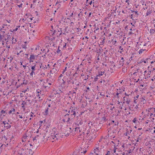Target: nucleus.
<instances>
[{
    "label": "nucleus",
    "mask_w": 155,
    "mask_h": 155,
    "mask_svg": "<svg viewBox=\"0 0 155 155\" xmlns=\"http://www.w3.org/2000/svg\"><path fill=\"white\" fill-rule=\"evenodd\" d=\"M66 75L67 76H68V75H70V74H71V72H70V73H68V72H66Z\"/></svg>",
    "instance_id": "32"
},
{
    "label": "nucleus",
    "mask_w": 155,
    "mask_h": 155,
    "mask_svg": "<svg viewBox=\"0 0 155 155\" xmlns=\"http://www.w3.org/2000/svg\"><path fill=\"white\" fill-rule=\"evenodd\" d=\"M5 35H1L0 34V41H2V42H4V38Z\"/></svg>",
    "instance_id": "9"
},
{
    "label": "nucleus",
    "mask_w": 155,
    "mask_h": 155,
    "mask_svg": "<svg viewBox=\"0 0 155 155\" xmlns=\"http://www.w3.org/2000/svg\"><path fill=\"white\" fill-rule=\"evenodd\" d=\"M48 107L47 109L45 110V114L46 115H47L48 114Z\"/></svg>",
    "instance_id": "18"
},
{
    "label": "nucleus",
    "mask_w": 155,
    "mask_h": 155,
    "mask_svg": "<svg viewBox=\"0 0 155 155\" xmlns=\"http://www.w3.org/2000/svg\"><path fill=\"white\" fill-rule=\"evenodd\" d=\"M80 128V127H76L75 128V131L76 132H78V131H79L80 132V130H79V129Z\"/></svg>",
    "instance_id": "20"
},
{
    "label": "nucleus",
    "mask_w": 155,
    "mask_h": 155,
    "mask_svg": "<svg viewBox=\"0 0 155 155\" xmlns=\"http://www.w3.org/2000/svg\"><path fill=\"white\" fill-rule=\"evenodd\" d=\"M76 115V114L71 115L70 118H71V119H73L75 117Z\"/></svg>",
    "instance_id": "15"
},
{
    "label": "nucleus",
    "mask_w": 155,
    "mask_h": 155,
    "mask_svg": "<svg viewBox=\"0 0 155 155\" xmlns=\"http://www.w3.org/2000/svg\"><path fill=\"white\" fill-rule=\"evenodd\" d=\"M36 65L35 64L34 65V66H33L31 67V69H32V71H31V73H30V75H31L32 77L33 76V74H34V75H35L34 71L35 70Z\"/></svg>",
    "instance_id": "3"
},
{
    "label": "nucleus",
    "mask_w": 155,
    "mask_h": 155,
    "mask_svg": "<svg viewBox=\"0 0 155 155\" xmlns=\"http://www.w3.org/2000/svg\"><path fill=\"white\" fill-rule=\"evenodd\" d=\"M129 134V133H128V132H127L126 133V134H125V135H126V136H127V134Z\"/></svg>",
    "instance_id": "55"
},
{
    "label": "nucleus",
    "mask_w": 155,
    "mask_h": 155,
    "mask_svg": "<svg viewBox=\"0 0 155 155\" xmlns=\"http://www.w3.org/2000/svg\"><path fill=\"white\" fill-rule=\"evenodd\" d=\"M69 134H68V133H67V134H66L65 135V136L67 137V136H69Z\"/></svg>",
    "instance_id": "61"
},
{
    "label": "nucleus",
    "mask_w": 155,
    "mask_h": 155,
    "mask_svg": "<svg viewBox=\"0 0 155 155\" xmlns=\"http://www.w3.org/2000/svg\"><path fill=\"white\" fill-rule=\"evenodd\" d=\"M70 114V113H67V114H66L65 115L64 117H66L67 115H69Z\"/></svg>",
    "instance_id": "42"
},
{
    "label": "nucleus",
    "mask_w": 155,
    "mask_h": 155,
    "mask_svg": "<svg viewBox=\"0 0 155 155\" xmlns=\"http://www.w3.org/2000/svg\"><path fill=\"white\" fill-rule=\"evenodd\" d=\"M81 151H83V153L85 154L87 152V148L84 147V148H81Z\"/></svg>",
    "instance_id": "12"
},
{
    "label": "nucleus",
    "mask_w": 155,
    "mask_h": 155,
    "mask_svg": "<svg viewBox=\"0 0 155 155\" xmlns=\"http://www.w3.org/2000/svg\"><path fill=\"white\" fill-rule=\"evenodd\" d=\"M22 4L21 3V4L20 5H18V6L19 7V8H20V7H22Z\"/></svg>",
    "instance_id": "33"
},
{
    "label": "nucleus",
    "mask_w": 155,
    "mask_h": 155,
    "mask_svg": "<svg viewBox=\"0 0 155 155\" xmlns=\"http://www.w3.org/2000/svg\"><path fill=\"white\" fill-rule=\"evenodd\" d=\"M94 153H95V155H98V154L97 153H96L95 151H94Z\"/></svg>",
    "instance_id": "60"
},
{
    "label": "nucleus",
    "mask_w": 155,
    "mask_h": 155,
    "mask_svg": "<svg viewBox=\"0 0 155 155\" xmlns=\"http://www.w3.org/2000/svg\"><path fill=\"white\" fill-rule=\"evenodd\" d=\"M107 154H108L109 155H110V151H108L107 152Z\"/></svg>",
    "instance_id": "41"
},
{
    "label": "nucleus",
    "mask_w": 155,
    "mask_h": 155,
    "mask_svg": "<svg viewBox=\"0 0 155 155\" xmlns=\"http://www.w3.org/2000/svg\"><path fill=\"white\" fill-rule=\"evenodd\" d=\"M23 51H20L19 52H18L17 54V55H19V54L21 53V52H22Z\"/></svg>",
    "instance_id": "35"
},
{
    "label": "nucleus",
    "mask_w": 155,
    "mask_h": 155,
    "mask_svg": "<svg viewBox=\"0 0 155 155\" xmlns=\"http://www.w3.org/2000/svg\"><path fill=\"white\" fill-rule=\"evenodd\" d=\"M151 73V71H148L147 75H150Z\"/></svg>",
    "instance_id": "30"
},
{
    "label": "nucleus",
    "mask_w": 155,
    "mask_h": 155,
    "mask_svg": "<svg viewBox=\"0 0 155 155\" xmlns=\"http://www.w3.org/2000/svg\"><path fill=\"white\" fill-rule=\"evenodd\" d=\"M12 113V111H11V110H10L9 111V112H8V113H9V114H11V113Z\"/></svg>",
    "instance_id": "49"
},
{
    "label": "nucleus",
    "mask_w": 155,
    "mask_h": 155,
    "mask_svg": "<svg viewBox=\"0 0 155 155\" xmlns=\"http://www.w3.org/2000/svg\"><path fill=\"white\" fill-rule=\"evenodd\" d=\"M119 93H116V95L117 96V97L118 98V97H118V95H119Z\"/></svg>",
    "instance_id": "48"
},
{
    "label": "nucleus",
    "mask_w": 155,
    "mask_h": 155,
    "mask_svg": "<svg viewBox=\"0 0 155 155\" xmlns=\"http://www.w3.org/2000/svg\"><path fill=\"white\" fill-rule=\"evenodd\" d=\"M68 113H70L71 115L73 114H76L75 109H72L71 110H69L68 111Z\"/></svg>",
    "instance_id": "4"
},
{
    "label": "nucleus",
    "mask_w": 155,
    "mask_h": 155,
    "mask_svg": "<svg viewBox=\"0 0 155 155\" xmlns=\"http://www.w3.org/2000/svg\"><path fill=\"white\" fill-rule=\"evenodd\" d=\"M22 47L23 48H25V49L27 48V47H26V45H22Z\"/></svg>",
    "instance_id": "24"
},
{
    "label": "nucleus",
    "mask_w": 155,
    "mask_h": 155,
    "mask_svg": "<svg viewBox=\"0 0 155 155\" xmlns=\"http://www.w3.org/2000/svg\"><path fill=\"white\" fill-rule=\"evenodd\" d=\"M39 92L38 93V94H37V96H38V97H39V98L40 99V97H39L40 95H39Z\"/></svg>",
    "instance_id": "38"
},
{
    "label": "nucleus",
    "mask_w": 155,
    "mask_h": 155,
    "mask_svg": "<svg viewBox=\"0 0 155 155\" xmlns=\"http://www.w3.org/2000/svg\"><path fill=\"white\" fill-rule=\"evenodd\" d=\"M89 155H94L93 153H91Z\"/></svg>",
    "instance_id": "54"
},
{
    "label": "nucleus",
    "mask_w": 155,
    "mask_h": 155,
    "mask_svg": "<svg viewBox=\"0 0 155 155\" xmlns=\"http://www.w3.org/2000/svg\"><path fill=\"white\" fill-rule=\"evenodd\" d=\"M63 136V135L61 134L58 133L55 135L54 138H53V139H54V138H55L56 140H58L62 138Z\"/></svg>",
    "instance_id": "1"
},
{
    "label": "nucleus",
    "mask_w": 155,
    "mask_h": 155,
    "mask_svg": "<svg viewBox=\"0 0 155 155\" xmlns=\"http://www.w3.org/2000/svg\"><path fill=\"white\" fill-rule=\"evenodd\" d=\"M105 118H106L105 117H102V120H105Z\"/></svg>",
    "instance_id": "47"
},
{
    "label": "nucleus",
    "mask_w": 155,
    "mask_h": 155,
    "mask_svg": "<svg viewBox=\"0 0 155 155\" xmlns=\"http://www.w3.org/2000/svg\"><path fill=\"white\" fill-rule=\"evenodd\" d=\"M27 102H25L24 101H22V102L21 104L22 105H27Z\"/></svg>",
    "instance_id": "17"
},
{
    "label": "nucleus",
    "mask_w": 155,
    "mask_h": 155,
    "mask_svg": "<svg viewBox=\"0 0 155 155\" xmlns=\"http://www.w3.org/2000/svg\"><path fill=\"white\" fill-rule=\"evenodd\" d=\"M7 39V38H4V41H6Z\"/></svg>",
    "instance_id": "63"
},
{
    "label": "nucleus",
    "mask_w": 155,
    "mask_h": 155,
    "mask_svg": "<svg viewBox=\"0 0 155 155\" xmlns=\"http://www.w3.org/2000/svg\"><path fill=\"white\" fill-rule=\"evenodd\" d=\"M67 82L68 83V84H70V83H72V84H74V81H71L70 80H68L67 81Z\"/></svg>",
    "instance_id": "16"
},
{
    "label": "nucleus",
    "mask_w": 155,
    "mask_h": 155,
    "mask_svg": "<svg viewBox=\"0 0 155 155\" xmlns=\"http://www.w3.org/2000/svg\"><path fill=\"white\" fill-rule=\"evenodd\" d=\"M40 64H41L40 65V68L43 69L44 70L47 69V67L45 65H42L41 63Z\"/></svg>",
    "instance_id": "8"
},
{
    "label": "nucleus",
    "mask_w": 155,
    "mask_h": 155,
    "mask_svg": "<svg viewBox=\"0 0 155 155\" xmlns=\"http://www.w3.org/2000/svg\"><path fill=\"white\" fill-rule=\"evenodd\" d=\"M116 147H114V150H113L114 153H115L116 152Z\"/></svg>",
    "instance_id": "29"
},
{
    "label": "nucleus",
    "mask_w": 155,
    "mask_h": 155,
    "mask_svg": "<svg viewBox=\"0 0 155 155\" xmlns=\"http://www.w3.org/2000/svg\"><path fill=\"white\" fill-rule=\"evenodd\" d=\"M130 100L129 99V98L127 99L126 102L127 103V104H129L130 103Z\"/></svg>",
    "instance_id": "21"
},
{
    "label": "nucleus",
    "mask_w": 155,
    "mask_h": 155,
    "mask_svg": "<svg viewBox=\"0 0 155 155\" xmlns=\"http://www.w3.org/2000/svg\"><path fill=\"white\" fill-rule=\"evenodd\" d=\"M37 139H36V137H35L34 138H33V141L35 140H36Z\"/></svg>",
    "instance_id": "45"
},
{
    "label": "nucleus",
    "mask_w": 155,
    "mask_h": 155,
    "mask_svg": "<svg viewBox=\"0 0 155 155\" xmlns=\"http://www.w3.org/2000/svg\"><path fill=\"white\" fill-rule=\"evenodd\" d=\"M4 124V127L7 128V129L11 127V125L9 124L8 123L5 124L4 121H2V124Z\"/></svg>",
    "instance_id": "5"
},
{
    "label": "nucleus",
    "mask_w": 155,
    "mask_h": 155,
    "mask_svg": "<svg viewBox=\"0 0 155 155\" xmlns=\"http://www.w3.org/2000/svg\"><path fill=\"white\" fill-rule=\"evenodd\" d=\"M35 59V56L34 55H31L30 58V61H29L31 62H33L34 60Z\"/></svg>",
    "instance_id": "7"
},
{
    "label": "nucleus",
    "mask_w": 155,
    "mask_h": 155,
    "mask_svg": "<svg viewBox=\"0 0 155 155\" xmlns=\"http://www.w3.org/2000/svg\"><path fill=\"white\" fill-rule=\"evenodd\" d=\"M135 99L134 100V103H137V102H136V100H137V99L135 98Z\"/></svg>",
    "instance_id": "44"
},
{
    "label": "nucleus",
    "mask_w": 155,
    "mask_h": 155,
    "mask_svg": "<svg viewBox=\"0 0 155 155\" xmlns=\"http://www.w3.org/2000/svg\"><path fill=\"white\" fill-rule=\"evenodd\" d=\"M7 35V36H8L7 39H8V40H9V39H8V38H9V37L10 36V35Z\"/></svg>",
    "instance_id": "56"
},
{
    "label": "nucleus",
    "mask_w": 155,
    "mask_h": 155,
    "mask_svg": "<svg viewBox=\"0 0 155 155\" xmlns=\"http://www.w3.org/2000/svg\"><path fill=\"white\" fill-rule=\"evenodd\" d=\"M67 67H66L65 68V69H64V70L62 72V74H64V72L66 71L67 70Z\"/></svg>",
    "instance_id": "26"
},
{
    "label": "nucleus",
    "mask_w": 155,
    "mask_h": 155,
    "mask_svg": "<svg viewBox=\"0 0 155 155\" xmlns=\"http://www.w3.org/2000/svg\"><path fill=\"white\" fill-rule=\"evenodd\" d=\"M146 50L145 49H140L139 51V54H140L142 53L143 51H145Z\"/></svg>",
    "instance_id": "19"
},
{
    "label": "nucleus",
    "mask_w": 155,
    "mask_h": 155,
    "mask_svg": "<svg viewBox=\"0 0 155 155\" xmlns=\"http://www.w3.org/2000/svg\"><path fill=\"white\" fill-rule=\"evenodd\" d=\"M73 15V12L72 13V14L70 15V17H71Z\"/></svg>",
    "instance_id": "51"
},
{
    "label": "nucleus",
    "mask_w": 155,
    "mask_h": 155,
    "mask_svg": "<svg viewBox=\"0 0 155 155\" xmlns=\"http://www.w3.org/2000/svg\"><path fill=\"white\" fill-rule=\"evenodd\" d=\"M62 121H63V122H65V121H66V120L65 119H63V120H62Z\"/></svg>",
    "instance_id": "59"
},
{
    "label": "nucleus",
    "mask_w": 155,
    "mask_h": 155,
    "mask_svg": "<svg viewBox=\"0 0 155 155\" xmlns=\"http://www.w3.org/2000/svg\"><path fill=\"white\" fill-rule=\"evenodd\" d=\"M56 64H55L53 66V67H54L52 68V69L50 71L51 72H53L54 73H56L57 71H58L59 70V68L58 67L55 66V65Z\"/></svg>",
    "instance_id": "2"
},
{
    "label": "nucleus",
    "mask_w": 155,
    "mask_h": 155,
    "mask_svg": "<svg viewBox=\"0 0 155 155\" xmlns=\"http://www.w3.org/2000/svg\"><path fill=\"white\" fill-rule=\"evenodd\" d=\"M79 120L77 122V125H78V126H79V124H80L81 125V124L82 123L81 122V120H80L79 122Z\"/></svg>",
    "instance_id": "22"
},
{
    "label": "nucleus",
    "mask_w": 155,
    "mask_h": 155,
    "mask_svg": "<svg viewBox=\"0 0 155 155\" xmlns=\"http://www.w3.org/2000/svg\"><path fill=\"white\" fill-rule=\"evenodd\" d=\"M88 140L89 141H91V140L93 138V134H90L87 137Z\"/></svg>",
    "instance_id": "6"
},
{
    "label": "nucleus",
    "mask_w": 155,
    "mask_h": 155,
    "mask_svg": "<svg viewBox=\"0 0 155 155\" xmlns=\"http://www.w3.org/2000/svg\"><path fill=\"white\" fill-rule=\"evenodd\" d=\"M11 111H12V112H14L15 111V109L14 108H12V110H11Z\"/></svg>",
    "instance_id": "34"
},
{
    "label": "nucleus",
    "mask_w": 155,
    "mask_h": 155,
    "mask_svg": "<svg viewBox=\"0 0 155 155\" xmlns=\"http://www.w3.org/2000/svg\"><path fill=\"white\" fill-rule=\"evenodd\" d=\"M2 145H1V147H0V153H1L2 151V149H1V147H2Z\"/></svg>",
    "instance_id": "37"
},
{
    "label": "nucleus",
    "mask_w": 155,
    "mask_h": 155,
    "mask_svg": "<svg viewBox=\"0 0 155 155\" xmlns=\"http://www.w3.org/2000/svg\"><path fill=\"white\" fill-rule=\"evenodd\" d=\"M135 13L137 15H139V14L137 13V11H135Z\"/></svg>",
    "instance_id": "40"
},
{
    "label": "nucleus",
    "mask_w": 155,
    "mask_h": 155,
    "mask_svg": "<svg viewBox=\"0 0 155 155\" xmlns=\"http://www.w3.org/2000/svg\"><path fill=\"white\" fill-rule=\"evenodd\" d=\"M79 73L78 71H76V72L73 74V76L74 77L75 76L76 74H77Z\"/></svg>",
    "instance_id": "25"
},
{
    "label": "nucleus",
    "mask_w": 155,
    "mask_h": 155,
    "mask_svg": "<svg viewBox=\"0 0 155 155\" xmlns=\"http://www.w3.org/2000/svg\"><path fill=\"white\" fill-rule=\"evenodd\" d=\"M0 112L1 113V115L3 114V115L5 116L4 114L5 113V111L4 110H2L1 112Z\"/></svg>",
    "instance_id": "14"
},
{
    "label": "nucleus",
    "mask_w": 155,
    "mask_h": 155,
    "mask_svg": "<svg viewBox=\"0 0 155 155\" xmlns=\"http://www.w3.org/2000/svg\"><path fill=\"white\" fill-rule=\"evenodd\" d=\"M32 150L31 149H30L29 150V153H31V154H32L33 153H32Z\"/></svg>",
    "instance_id": "27"
},
{
    "label": "nucleus",
    "mask_w": 155,
    "mask_h": 155,
    "mask_svg": "<svg viewBox=\"0 0 155 155\" xmlns=\"http://www.w3.org/2000/svg\"><path fill=\"white\" fill-rule=\"evenodd\" d=\"M66 44L65 43V45L63 46V48H66Z\"/></svg>",
    "instance_id": "53"
},
{
    "label": "nucleus",
    "mask_w": 155,
    "mask_h": 155,
    "mask_svg": "<svg viewBox=\"0 0 155 155\" xmlns=\"http://www.w3.org/2000/svg\"><path fill=\"white\" fill-rule=\"evenodd\" d=\"M99 74L98 75H97V77H100L102 75L104 74V71H99Z\"/></svg>",
    "instance_id": "11"
},
{
    "label": "nucleus",
    "mask_w": 155,
    "mask_h": 155,
    "mask_svg": "<svg viewBox=\"0 0 155 155\" xmlns=\"http://www.w3.org/2000/svg\"><path fill=\"white\" fill-rule=\"evenodd\" d=\"M24 56V53H22L21 54V56L23 57Z\"/></svg>",
    "instance_id": "50"
},
{
    "label": "nucleus",
    "mask_w": 155,
    "mask_h": 155,
    "mask_svg": "<svg viewBox=\"0 0 155 155\" xmlns=\"http://www.w3.org/2000/svg\"><path fill=\"white\" fill-rule=\"evenodd\" d=\"M61 32L58 35H57V37H58L59 36H60V35L61 34Z\"/></svg>",
    "instance_id": "52"
},
{
    "label": "nucleus",
    "mask_w": 155,
    "mask_h": 155,
    "mask_svg": "<svg viewBox=\"0 0 155 155\" xmlns=\"http://www.w3.org/2000/svg\"><path fill=\"white\" fill-rule=\"evenodd\" d=\"M114 120H112L111 121V124H113V123H114Z\"/></svg>",
    "instance_id": "62"
},
{
    "label": "nucleus",
    "mask_w": 155,
    "mask_h": 155,
    "mask_svg": "<svg viewBox=\"0 0 155 155\" xmlns=\"http://www.w3.org/2000/svg\"><path fill=\"white\" fill-rule=\"evenodd\" d=\"M58 48H59V47H58ZM60 51H61V50H60L59 49V48H58V49L57 51V52L58 53H59Z\"/></svg>",
    "instance_id": "28"
},
{
    "label": "nucleus",
    "mask_w": 155,
    "mask_h": 155,
    "mask_svg": "<svg viewBox=\"0 0 155 155\" xmlns=\"http://www.w3.org/2000/svg\"><path fill=\"white\" fill-rule=\"evenodd\" d=\"M118 124H119V123L118 122H115L114 125L115 126L116 125H118Z\"/></svg>",
    "instance_id": "39"
},
{
    "label": "nucleus",
    "mask_w": 155,
    "mask_h": 155,
    "mask_svg": "<svg viewBox=\"0 0 155 155\" xmlns=\"http://www.w3.org/2000/svg\"><path fill=\"white\" fill-rule=\"evenodd\" d=\"M23 68H24L25 69L26 67V65H23Z\"/></svg>",
    "instance_id": "57"
},
{
    "label": "nucleus",
    "mask_w": 155,
    "mask_h": 155,
    "mask_svg": "<svg viewBox=\"0 0 155 155\" xmlns=\"http://www.w3.org/2000/svg\"><path fill=\"white\" fill-rule=\"evenodd\" d=\"M155 32V28H154L153 27H152V28L150 29V32L151 34H153Z\"/></svg>",
    "instance_id": "10"
},
{
    "label": "nucleus",
    "mask_w": 155,
    "mask_h": 155,
    "mask_svg": "<svg viewBox=\"0 0 155 155\" xmlns=\"http://www.w3.org/2000/svg\"><path fill=\"white\" fill-rule=\"evenodd\" d=\"M137 120L136 118H134L132 120V121L133 123H136V122L137 121Z\"/></svg>",
    "instance_id": "23"
},
{
    "label": "nucleus",
    "mask_w": 155,
    "mask_h": 155,
    "mask_svg": "<svg viewBox=\"0 0 155 155\" xmlns=\"http://www.w3.org/2000/svg\"><path fill=\"white\" fill-rule=\"evenodd\" d=\"M62 80L63 81V84H64L65 83V82L64 81L63 79Z\"/></svg>",
    "instance_id": "64"
},
{
    "label": "nucleus",
    "mask_w": 155,
    "mask_h": 155,
    "mask_svg": "<svg viewBox=\"0 0 155 155\" xmlns=\"http://www.w3.org/2000/svg\"><path fill=\"white\" fill-rule=\"evenodd\" d=\"M22 107L24 109V110H25V106L24 105H22Z\"/></svg>",
    "instance_id": "43"
},
{
    "label": "nucleus",
    "mask_w": 155,
    "mask_h": 155,
    "mask_svg": "<svg viewBox=\"0 0 155 155\" xmlns=\"http://www.w3.org/2000/svg\"><path fill=\"white\" fill-rule=\"evenodd\" d=\"M98 79V77H97V76H96V77H95L94 78V80L95 81H97V80Z\"/></svg>",
    "instance_id": "31"
},
{
    "label": "nucleus",
    "mask_w": 155,
    "mask_h": 155,
    "mask_svg": "<svg viewBox=\"0 0 155 155\" xmlns=\"http://www.w3.org/2000/svg\"><path fill=\"white\" fill-rule=\"evenodd\" d=\"M119 48L121 50H122L123 49V48H121V46H120L119 47Z\"/></svg>",
    "instance_id": "58"
},
{
    "label": "nucleus",
    "mask_w": 155,
    "mask_h": 155,
    "mask_svg": "<svg viewBox=\"0 0 155 155\" xmlns=\"http://www.w3.org/2000/svg\"><path fill=\"white\" fill-rule=\"evenodd\" d=\"M18 29V28H16L15 29H14L13 30V31H17V30Z\"/></svg>",
    "instance_id": "46"
},
{
    "label": "nucleus",
    "mask_w": 155,
    "mask_h": 155,
    "mask_svg": "<svg viewBox=\"0 0 155 155\" xmlns=\"http://www.w3.org/2000/svg\"><path fill=\"white\" fill-rule=\"evenodd\" d=\"M70 119H71V118L70 117H68V120L66 121L67 122H69V121L70 120Z\"/></svg>",
    "instance_id": "36"
},
{
    "label": "nucleus",
    "mask_w": 155,
    "mask_h": 155,
    "mask_svg": "<svg viewBox=\"0 0 155 155\" xmlns=\"http://www.w3.org/2000/svg\"><path fill=\"white\" fill-rule=\"evenodd\" d=\"M151 12V10L150 9L147 10V12L146 14V16H148L149 15Z\"/></svg>",
    "instance_id": "13"
}]
</instances>
